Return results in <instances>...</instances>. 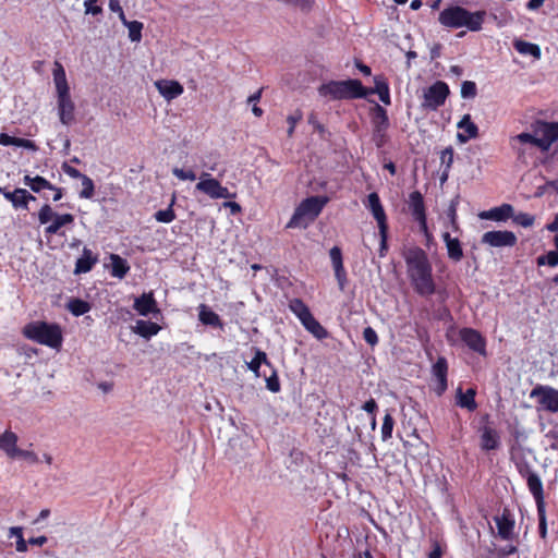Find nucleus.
Instances as JSON below:
<instances>
[{"label": "nucleus", "instance_id": "39448f33", "mask_svg": "<svg viewBox=\"0 0 558 558\" xmlns=\"http://www.w3.org/2000/svg\"><path fill=\"white\" fill-rule=\"evenodd\" d=\"M328 197L312 196L305 198L295 209L287 228H306L322 213Z\"/></svg>", "mask_w": 558, "mask_h": 558}, {"label": "nucleus", "instance_id": "f03ea898", "mask_svg": "<svg viewBox=\"0 0 558 558\" xmlns=\"http://www.w3.org/2000/svg\"><path fill=\"white\" fill-rule=\"evenodd\" d=\"M487 13L484 10L471 12L460 5H451L439 13V23L448 28L466 27L470 32H480Z\"/></svg>", "mask_w": 558, "mask_h": 558}, {"label": "nucleus", "instance_id": "58836bf2", "mask_svg": "<svg viewBox=\"0 0 558 558\" xmlns=\"http://www.w3.org/2000/svg\"><path fill=\"white\" fill-rule=\"evenodd\" d=\"M68 310L74 316H81L90 311V304L82 299H71L66 305Z\"/></svg>", "mask_w": 558, "mask_h": 558}, {"label": "nucleus", "instance_id": "f257e3e1", "mask_svg": "<svg viewBox=\"0 0 558 558\" xmlns=\"http://www.w3.org/2000/svg\"><path fill=\"white\" fill-rule=\"evenodd\" d=\"M408 277L414 291L421 296L435 293L436 284L433 278V267L428 256L421 247H411L403 254Z\"/></svg>", "mask_w": 558, "mask_h": 558}, {"label": "nucleus", "instance_id": "5701e85b", "mask_svg": "<svg viewBox=\"0 0 558 558\" xmlns=\"http://www.w3.org/2000/svg\"><path fill=\"white\" fill-rule=\"evenodd\" d=\"M53 82L57 89V96L70 93V87L66 81L65 71L62 64L58 61L54 62Z\"/></svg>", "mask_w": 558, "mask_h": 558}, {"label": "nucleus", "instance_id": "79ce46f5", "mask_svg": "<svg viewBox=\"0 0 558 558\" xmlns=\"http://www.w3.org/2000/svg\"><path fill=\"white\" fill-rule=\"evenodd\" d=\"M129 29V38L131 41H140L142 38L143 23L138 21H131L126 24Z\"/></svg>", "mask_w": 558, "mask_h": 558}, {"label": "nucleus", "instance_id": "3c124183", "mask_svg": "<svg viewBox=\"0 0 558 558\" xmlns=\"http://www.w3.org/2000/svg\"><path fill=\"white\" fill-rule=\"evenodd\" d=\"M56 215L53 209L48 204H45L38 213V220L41 225H46L52 220Z\"/></svg>", "mask_w": 558, "mask_h": 558}, {"label": "nucleus", "instance_id": "603ef678", "mask_svg": "<svg viewBox=\"0 0 558 558\" xmlns=\"http://www.w3.org/2000/svg\"><path fill=\"white\" fill-rule=\"evenodd\" d=\"M511 218L513 219V222L524 228L531 227L534 223V217L526 213L513 214Z\"/></svg>", "mask_w": 558, "mask_h": 558}, {"label": "nucleus", "instance_id": "c9c22d12", "mask_svg": "<svg viewBox=\"0 0 558 558\" xmlns=\"http://www.w3.org/2000/svg\"><path fill=\"white\" fill-rule=\"evenodd\" d=\"M475 390L470 388L466 390L465 393L462 392V390L458 389V405L461 408H465L470 411H474L477 407L475 402Z\"/></svg>", "mask_w": 558, "mask_h": 558}, {"label": "nucleus", "instance_id": "a18cd8bd", "mask_svg": "<svg viewBox=\"0 0 558 558\" xmlns=\"http://www.w3.org/2000/svg\"><path fill=\"white\" fill-rule=\"evenodd\" d=\"M303 119V112L300 109H296L293 113L288 116L287 122L289 124L287 134L289 137H292L294 134L295 125Z\"/></svg>", "mask_w": 558, "mask_h": 558}, {"label": "nucleus", "instance_id": "bf43d9fd", "mask_svg": "<svg viewBox=\"0 0 558 558\" xmlns=\"http://www.w3.org/2000/svg\"><path fill=\"white\" fill-rule=\"evenodd\" d=\"M537 513H538V520H539V523H538L539 534H541V537L545 538L546 533H547L545 506L537 508Z\"/></svg>", "mask_w": 558, "mask_h": 558}, {"label": "nucleus", "instance_id": "c756f323", "mask_svg": "<svg viewBox=\"0 0 558 558\" xmlns=\"http://www.w3.org/2000/svg\"><path fill=\"white\" fill-rule=\"evenodd\" d=\"M409 208L414 218L426 215L423 195L418 191H414L410 194Z\"/></svg>", "mask_w": 558, "mask_h": 558}, {"label": "nucleus", "instance_id": "6e6d98bb", "mask_svg": "<svg viewBox=\"0 0 558 558\" xmlns=\"http://www.w3.org/2000/svg\"><path fill=\"white\" fill-rule=\"evenodd\" d=\"M44 189H54V186L45 178L40 175L34 177V184H32V191L35 193H39Z\"/></svg>", "mask_w": 558, "mask_h": 558}, {"label": "nucleus", "instance_id": "a878e982", "mask_svg": "<svg viewBox=\"0 0 558 558\" xmlns=\"http://www.w3.org/2000/svg\"><path fill=\"white\" fill-rule=\"evenodd\" d=\"M374 88L367 89L368 95L369 94H377L379 96V99L385 105H390V93H389V86L386 80L383 76H375L374 77Z\"/></svg>", "mask_w": 558, "mask_h": 558}, {"label": "nucleus", "instance_id": "2eb2a0df", "mask_svg": "<svg viewBox=\"0 0 558 558\" xmlns=\"http://www.w3.org/2000/svg\"><path fill=\"white\" fill-rule=\"evenodd\" d=\"M434 377L437 379L438 385L436 388V392L438 396H441L447 389V372L448 364L447 360L444 356H439L436 363L432 368Z\"/></svg>", "mask_w": 558, "mask_h": 558}, {"label": "nucleus", "instance_id": "4be33fe9", "mask_svg": "<svg viewBox=\"0 0 558 558\" xmlns=\"http://www.w3.org/2000/svg\"><path fill=\"white\" fill-rule=\"evenodd\" d=\"M97 262V256L93 255L89 248L84 247L82 256L76 260L74 274H85L90 271Z\"/></svg>", "mask_w": 558, "mask_h": 558}, {"label": "nucleus", "instance_id": "7c9ffc66", "mask_svg": "<svg viewBox=\"0 0 558 558\" xmlns=\"http://www.w3.org/2000/svg\"><path fill=\"white\" fill-rule=\"evenodd\" d=\"M111 259V275L116 278L122 279L130 270L128 262L117 254L110 256Z\"/></svg>", "mask_w": 558, "mask_h": 558}, {"label": "nucleus", "instance_id": "0eeeda50", "mask_svg": "<svg viewBox=\"0 0 558 558\" xmlns=\"http://www.w3.org/2000/svg\"><path fill=\"white\" fill-rule=\"evenodd\" d=\"M195 189L210 198H233L235 194L230 193L229 190L220 184V182L210 177L209 173L203 172Z\"/></svg>", "mask_w": 558, "mask_h": 558}, {"label": "nucleus", "instance_id": "052dcab7", "mask_svg": "<svg viewBox=\"0 0 558 558\" xmlns=\"http://www.w3.org/2000/svg\"><path fill=\"white\" fill-rule=\"evenodd\" d=\"M97 1L98 0H84L85 13L86 14L98 15V14H100L102 12L101 7L94 5V3H96Z\"/></svg>", "mask_w": 558, "mask_h": 558}, {"label": "nucleus", "instance_id": "6e6552de", "mask_svg": "<svg viewBox=\"0 0 558 558\" xmlns=\"http://www.w3.org/2000/svg\"><path fill=\"white\" fill-rule=\"evenodd\" d=\"M541 145V150L547 151L555 141L558 140V122L536 121L533 125Z\"/></svg>", "mask_w": 558, "mask_h": 558}, {"label": "nucleus", "instance_id": "bb28decb", "mask_svg": "<svg viewBox=\"0 0 558 558\" xmlns=\"http://www.w3.org/2000/svg\"><path fill=\"white\" fill-rule=\"evenodd\" d=\"M198 318L204 325L218 327V328L223 327L219 315L216 314L214 311L209 310L204 304H202L199 306Z\"/></svg>", "mask_w": 558, "mask_h": 558}, {"label": "nucleus", "instance_id": "de8ad7c7", "mask_svg": "<svg viewBox=\"0 0 558 558\" xmlns=\"http://www.w3.org/2000/svg\"><path fill=\"white\" fill-rule=\"evenodd\" d=\"M15 458H22V459L28 461L29 463L38 462V457L34 451L19 449L17 446L15 447V450H14L11 459H15Z\"/></svg>", "mask_w": 558, "mask_h": 558}, {"label": "nucleus", "instance_id": "f8f14e48", "mask_svg": "<svg viewBox=\"0 0 558 558\" xmlns=\"http://www.w3.org/2000/svg\"><path fill=\"white\" fill-rule=\"evenodd\" d=\"M457 128L459 130H463L464 132H459L457 134V140L460 144H465L472 138H476L478 136V128L472 121L471 116L469 113L464 114L461 120L457 123Z\"/></svg>", "mask_w": 558, "mask_h": 558}, {"label": "nucleus", "instance_id": "864d4df0", "mask_svg": "<svg viewBox=\"0 0 558 558\" xmlns=\"http://www.w3.org/2000/svg\"><path fill=\"white\" fill-rule=\"evenodd\" d=\"M329 255H330V259H331V263H332V266H333V269L335 270H342V254H341V250L338 247V246H333L330 252H329Z\"/></svg>", "mask_w": 558, "mask_h": 558}, {"label": "nucleus", "instance_id": "4468645a", "mask_svg": "<svg viewBox=\"0 0 558 558\" xmlns=\"http://www.w3.org/2000/svg\"><path fill=\"white\" fill-rule=\"evenodd\" d=\"M0 193L12 203V205L17 207L27 208L28 201H35L36 197L29 194L24 189H15L12 192L5 190V187H0Z\"/></svg>", "mask_w": 558, "mask_h": 558}, {"label": "nucleus", "instance_id": "ddd939ff", "mask_svg": "<svg viewBox=\"0 0 558 558\" xmlns=\"http://www.w3.org/2000/svg\"><path fill=\"white\" fill-rule=\"evenodd\" d=\"M74 109L70 93L58 96V112L63 124L69 125L74 121Z\"/></svg>", "mask_w": 558, "mask_h": 558}, {"label": "nucleus", "instance_id": "aec40b11", "mask_svg": "<svg viewBox=\"0 0 558 558\" xmlns=\"http://www.w3.org/2000/svg\"><path fill=\"white\" fill-rule=\"evenodd\" d=\"M134 310L143 316H147L150 313L157 312V304L153 296V293H144L137 298L134 302Z\"/></svg>", "mask_w": 558, "mask_h": 558}, {"label": "nucleus", "instance_id": "393cba45", "mask_svg": "<svg viewBox=\"0 0 558 558\" xmlns=\"http://www.w3.org/2000/svg\"><path fill=\"white\" fill-rule=\"evenodd\" d=\"M373 130L387 131L389 128V119L385 108L376 104L373 108Z\"/></svg>", "mask_w": 558, "mask_h": 558}, {"label": "nucleus", "instance_id": "423d86ee", "mask_svg": "<svg viewBox=\"0 0 558 558\" xmlns=\"http://www.w3.org/2000/svg\"><path fill=\"white\" fill-rule=\"evenodd\" d=\"M449 93L448 85L442 81H437L432 86L424 89L422 108L426 110H437L445 104Z\"/></svg>", "mask_w": 558, "mask_h": 558}, {"label": "nucleus", "instance_id": "9d476101", "mask_svg": "<svg viewBox=\"0 0 558 558\" xmlns=\"http://www.w3.org/2000/svg\"><path fill=\"white\" fill-rule=\"evenodd\" d=\"M482 243L492 247H512L517 244V235L512 231H487L482 235Z\"/></svg>", "mask_w": 558, "mask_h": 558}, {"label": "nucleus", "instance_id": "09e8293b", "mask_svg": "<svg viewBox=\"0 0 558 558\" xmlns=\"http://www.w3.org/2000/svg\"><path fill=\"white\" fill-rule=\"evenodd\" d=\"M514 140H517L518 142L522 143V144H532L536 147H538L541 149V145H543V143H539V140L536 135V133H520L518 134Z\"/></svg>", "mask_w": 558, "mask_h": 558}, {"label": "nucleus", "instance_id": "4d7b16f0", "mask_svg": "<svg viewBox=\"0 0 558 558\" xmlns=\"http://www.w3.org/2000/svg\"><path fill=\"white\" fill-rule=\"evenodd\" d=\"M172 173L174 177H177L180 180H189V181H195L196 174L192 170H183L181 168H173Z\"/></svg>", "mask_w": 558, "mask_h": 558}, {"label": "nucleus", "instance_id": "72a5a7b5", "mask_svg": "<svg viewBox=\"0 0 558 558\" xmlns=\"http://www.w3.org/2000/svg\"><path fill=\"white\" fill-rule=\"evenodd\" d=\"M159 330L160 327L158 324L142 319L137 320L134 327V332L144 338H150L157 335Z\"/></svg>", "mask_w": 558, "mask_h": 558}, {"label": "nucleus", "instance_id": "680f3d73", "mask_svg": "<svg viewBox=\"0 0 558 558\" xmlns=\"http://www.w3.org/2000/svg\"><path fill=\"white\" fill-rule=\"evenodd\" d=\"M386 132L387 131L373 130V141L378 148L383 147L387 142Z\"/></svg>", "mask_w": 558, "mask_h": 558}, {"label": "nucleus", "instance_id": "e433bc0d", "mask_svg": "<svg viewBox=\"0 0 558 558\" xmlns=\"http://www.w3.org/2000/svg\"><path fill=\"white\" fill-rule=\"evenodd\" d=\"M302 325L317 339H325L328 336L327 330L319 324V322L313 315L311 317H307L305 323H303Z\"/></svg>", "mask_w": 558, "mask_h": 558}, {"label": "nucleus", "instance_id": "9b49d317", "mask_svg": "<svg viewBox=\"0 0 558 558\" xmlns=\"http://www.w3.org/2000/svg\"><path fill=\"white\" fill-rule=\"evenodd\" d=\"M462 341L473 351L486 355V342L482 335L472 328H463L460 331Z\"/></svg>", "mask_w": 558, "mask_h": 558}, {"label": "nucleus", "instance_id": "f3484780", "mask_svg": "<svg viewBox=\"0 0 558 558\" xmlns=\"http://www.w3.org/2000/svg\"><path fill=\"white\" fill-rule=\"evenodd\" d=\"M526 483L531 494L536 501L537 508L545 506L543 483L538 474L534 471H527Z\"/></svg>", "mask_w": 558, "mask_h": 558}, {"label": "nucleus", "instance_id": "37998d69", "mask_svg": "<svg viewBox=\"0 0 558 558\" xmlns=\"http://www.w3.org/2000/svg\"><path fill=\"white\" fill-rule=\"evenodd\" d=\"M537 265L538 266L548 265L550 267L558 266V250L549 251L547 254L538 256Z\"/></svg>", "mask_w": 558, "mask_h": 558}, {"label": "nucleus", "instance_id": "338daca9", "mask_svg": "<svg viewBox=\"0 0 558 558\" xmlns=\"http://www.w3.org/2000/svg\"><path fill=\"white\" fill-rule=\"evenodd\" d=\"M420 223L421 231L425 234L427 239L430 238V234L428 232L427 222H426V215L422 217L414 218Z\"/></svg>", "mask_w": 558, "mask_h": 558}, {"label": "nucleus", "instance_id": "8fccbe9b", "mask_svg": "<svg viewBox=\"0 0 558 558\" xmlns=\"http://www.w3.org/2000/svg\"><path fill=\"white\" fill-rule=\"evenodd\" d=\"M477 94L476 84L472 81H464L461 85L462 98H474Z\"/></svg>", "mask_w": 558, "mask_h": 558}, {"label": "nucleus", "instance_id": "f704fd0d", "mask_svg": "<svg viewBox=\"0 0 558 558\" xmlns=\"http://www.w3.org/2000/svg\"><path fill=\"white\" fill-rule=\"evenodd\" d=\"M52 223L46 227L45 232L47 234H56L59 230L66 226L71 225L74 221V216L71 214L56 215L52 219Z\"/></svg>", "mask_w": 558, "mask_h": 558}, {"label": "nucleus", "instance_id": "69168bd1", "mask_svg": "<svg viewBox=\"0 0 558 558\" xmlns=\"http://www.w3.org/2000/svg\"><path fill=\"white\" fill-rule=\"evenodd\" d=\"M456 206H457V202L452 201L448 208V216L450 218V222H451L453 229H458Z\"/></svg>", "mask_w": 558, "mask_h": 558}, {"label": "nucleus", "instance_id": "4c0bfd02", "mask_svg": "<svg viewBox=\"0 0 558 558\" xmlns=\"http://www.w3.org/2000/svg\"><path fill=\"white\" fill-rule=\"evenodd\" d=\"M289 307L291 312L298 316L302 324L305 323L307 317L312 316L307 305L300 299L291 300Z\"/></svg>", "mask_w": 558, "mask_h": 558}, {"label": "nucleus", "instance_id": "a19ab883", "mask_svg": "<svg viewBox=\"0 0 558 558\" xmlns=\"http://www.w3.org/2000/svg\"><path fill=\"white\" fill-rule=\"evenodd\" d=\"M80 180L82 181L83 185V190L80 192V197L86 199L92 198L95 192V185L93 180L86 174H83V177Z\"/></svg>", "mask_w": 558, "mask_h": 558}, {"label": "nucleus", "instance_id": "774afa93", "mask_svg": "<svg viewBox=\"0 0 558 558\" xmlns=\"http://www.w3.org/2000/svg\"><path fill=\"white\" fill-rule=\"evenodd\" d=\"M15 136H11L7 133L0 134V144L3 146H14Z\"/></svg>", "mask_w": 558, "mask_h": 558}, {"label": "nucleus", "instance_id": "6ab92c4d", "mask_svg": "<svg viewBox=\"0 0 558 558\" xmlns=\"http://www.w3.org/2000/svg\"><path fill=\"white\" fill-rule=\"evenodd\" d=\"M513 216V207L510 204H502L501 206L490 208L489 210L482 211L480 217L494 221H506Z\"/></svg>", "mask_w": 558, "mask_h": 558}, {"label": "nucleus", "instance_id": "7ed1b4c3", "mask_svg": "<svg viewBox=\"0 0 558 558\" xmlns=\"http://www.w3.org/2000/svg\"><path fill=\"white\" fill-rule=\"evenodd\" d=\"M318 93L331 99H359L368 95L367 88L359 80L330 81L320 85Z\"/></svg>", "mask_w": 558, "mask_h": 558}, {"label": "nucleus", "instance_id": "ea45409f", "mask_svg": "<svg viewBox=\"0 0 558 558\" xmlns=\"http://www.w3.org/2000/svg\"><path fill=\"white\" fill-rule=\"evenodd\" d=\"M269 372L270 375H268L266 369H264L262 375L266 379V387L271 392H278L280 391V383L277 373L272 366L269 368Z\"/></svg>", "mask_w": 558, "mask_h": 558}, {"label": "nucleus", "instance_id": "c85d7f7f", "mask_svg": "<svg viewBox=\"0 0 558 558\" xmlns=\"http://www.w3.org/2000/svg\"><path fill=\"white\" fill-rule=\"evenodd\" d=\"M17 435L11 430H5L2 435H0V450H3L5 454L11 458L16 444H17Z\"/></svg>", "mask_w": 558, "mask_h": 558}, {"label": "nucleus", "instance_id": "473e14b6", "mask_svg": "<svg viewBox=\"0 0 558 558\" xmlns=\"http://www.w3.org/2000/svg\"><path fill=\"white\" fill-rule=\"evenodd\" d=\"M495 521L498 529V535L502 539H510L513 534L514 522L506 515L497 517Z\"/></svg>", "mask_w": 558, "mask_h": 558}, {"label": "nucleus", "instance_id": "cd10ccee", "mask_svg": "<svg viewBox=\"0 0 558 558\" xmlns=\"http://www.w3.org/2000/svg\"><path fill=\"white\" fill-rule=\"evenodd\" d=\"M262 365H265L267 368H271V363L268 361L266 353L255 348V356L250 363H247V367L256 377H260L263 375V373H260Z\"/></svg>", "mask_w": 558, "mask_h": 558}, {"label": "nucleus", "instance_id": "1a4fd4ad", "mask_svg": "<svg viewBox=\"0 0 558 558\" xmlns=\"http://www.w3.org/2000/svg\"><path fill=\"white\" fill-rule=\"evenodd\" d=\"M531 398H538L539 404L549 412L558 413V390L550 386L538 385L531 391Z\"/></svg>", "mask_w": 558, "mask_h": 558}, {"label": "nucleus", "instance_id": "49530a36", "mask_svg": "<svg viewBox=\"0 0 558 558\" xmlns=\"http://www.w3.org/2000/svg\"><path fill=\"white\" fill-rule=\"evenodd\" d=\"M155 219L158 222H163V223L172 222L175 219V214L172 209V205H170L167 209L158 210L155 214Z\"/></svg>", "mask_w": 558, "mask_h": 558}, {"label": "nucleus", "instance_id": "0e129e2a", "mask_svg": "<svg viewBox=\"0 0 558 558\" xmlns=\"http://www.w3.org/2000/svg\"><path fill=\"white\" fill-rule=\"evenodd\" d=\"M61 168L63 172L66 173L70 178L81 179L83 177V173H81L77 169L71 167L66 162H63Z\"/></svg>", "mask_w": 558, "mask_h": 558}, {"label": "nucleus", "instance_id": "b1692460", "mask_svg": "<svg viewBox=\"0 0 558 558\" xmlns=\"http://www.w3.org/2000/svg\"><path fill=\"white\" fill-rule=\"evenodd\" d=\"M499 445V436L496 429L485 426L482 429L481 447L484 450H494Z\"/></svg>", "mask_w": 558, "mask_h": 558}, {"label": "nucleus", "instance_id": "a211bd4d", "mask_svg": "<svg viewBox=\"0 0 558 558\" xmlns=\"http://www.w3.org/2000/svg\"><path fill=\"white\" fill-rule=\"evenodd\" d=\"M155 85L160 95L167 100H172L183 93V86L177 81L160 80Z\"/></svg>", "mask_w": 558, "mask_h": 558}, {"label": "nucleus", "instance_id": "412c9836", "mask_svg": "<svg viewBox=\"0 0 558 558\" xmlns=\"http://www.w3.org/2000/svg\"><path fill=\"white\" fill-rule=\"evenodd\" d=\"M447 247L448 257L453 262H460L463 257V250L459 239L452 238L448 232L442 234Z\"/></svg>", "mask_w": 558, "mask_h": 558}, {"label": "nucleus", "instance_id": "20e7f679", "mask_svg": "<svg viewBox=\"0 0 558 558\" xmlns=\"http://www.w3.org/2000/svg\"><path fill=\"white\" fill-rule=\"evenodd\" d=\"M24 336L40 344L58 349L62 343L61 328L56 324L35 322L24 327Z\"/></svg>", "mask_w": 558, "mask_h": 558}, {"label": "nucleus", "instance_id": "2f4dec72", "mask_svg": "<svg viewBox=\"0 0 558 558\" xmlns=\"http://www.w3.org/2000/svg\"><path fill=\"white\" fill-rule=\"evenodd\" d=\"M514 49L521 54H530L535 59H541L542 52L541 48L536 44H532L529 41H524L521 39H515L513 41Z\"/></svg>", "mask_w": 558, "mask_h": 558}, {"label": "nucleus", "instance_id": "e2e57ef3", "mask_svg": "<svg viewBox=\"0 0 558 558\" xmlns=\"http://www.w3.org/2000/svg\"><path fill=\"white\" fill-rule=\"evenodd\" d=\"M14 146L27 148V149H31L34 151L37 150V146H36L35 142L27 140V138L15 137Z\"/></svg>", "mask_w": 558, "mask_h": 558}, {"label": "nucleus", "instance_id": "5fc2aeb1", "mask_svg": "<svg viewBox=\"0 0 558 558\" xmlns=\"http://www.w3.org/2000/svg\"><path fill=\"white\" fill-rule=\"evenodd\" d=\"M453 154H454V151L451 146L445 148L441 151L440 162H441V166H444V168H446V170H450V168L453 163Z\"/></svg>", "mask_w": 558, "mask_h": 558}, {"label": "nucleus", "instance_id": "13d9d810", "mask_svg": "<svg viewBox=\"0 0 558 558\" xmlns=\"http://www.w3.org/2000/svg\"><path fill=\"white\" fill-rule=\"evenodd\" d=\"M363 339L366 343H368L371 347H374L378 343V337L376 331L372 327H366L363 330Z\"/></svg>", "mask_w": 558, "mask_h": 558}, {"label": "nucleus", "instance_id": "c03bdc74", "mask_svg": "<svg viewBox=\"0 0 558 558\" xmlns=\"http://www.w3.org/2000/svg\"><path fill=\"white\" fill-rule=\"evenodd\" d=\"M395 421L390 413H386L381 426V438L384 441L391 438Z\"/></svg>", "mask_w": 558, "mask_h": 558}, {"label": "nucleus", "instance_id": "dca6fc26", "mask_svg": "<svg viewBox=\"0 0 558 558\" xmlns=\"http://www.w3.org/2000/svg\"><path fill=\"white\" fill-rule=\"evenodd\" d=\"M367 198V207L372 211L374 218L376 219L379 230L388 229L386 214L380 203L378 194L375 192L371 193Z\"/></svg>", "mask_w": 558, "mask_h": 558}]
</instances>
